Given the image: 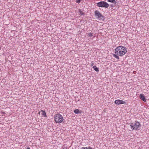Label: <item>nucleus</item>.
Here are the masks:
<instances>
[{
    "label": "nucleus",
    "instance_id": "10",
    "mask_svg": "<svg viewBox=\"0 0 149 149\" xmlns=\"http://www.w3.org/2000/svg\"><path fill=\"white\" fill-rule=\"evenodd\" d=\"M74 112L76 114H78L80 113L79 110L77 109H75V110H74Z\"/></svg>",
    "mask_w": 149,
    "mask_h": 149
},
{
    "label": "nucleus",
    "instance_id": "15",
    "mask_svg": "<svg viewBox=\"0 0 149 149\" xmlns=\"http://www.w3.org/2000/svg\"><path fill=\"white\" fill-rule=\"evenodd\" d=\"M80 149H88V148L87 147H83L81 148Z\"/></svg>",
    "mask_w": 149,
    "mask_h": 149
},
{
    "label": "nucleus",
    "instance_id": "17",
    "mask_svg": "<svg viewBox=\"0 0 149 149\" xmlns=\"http://www.w3.org/2000/svg\"><path fill=\"white\" fill-rule=\"evenodd\" d=\"M62 149H67V148L66 147H64Z\"/></svg>",
    "mask_w": 149,
    "mask_h": 149
},
{
    "label": "nucleus",
    "instance_id": "21",
    "mask_svg": "<svg viewBox=\"0 0 149 149\" xmlns=\"http://www.w3.org/2000/svg\"><path fill=\"white\" fill-rule=\"evenodd\" d=\"M93 64H94L93 63H92V64H91V66L93 65Z\"/></svg>",
    "mask_w": 149,
    "mask_h": 149
},
{
    "label": "nucleus",
    "instance_id": "8",
    "mask_svg": "<svg viewBox=\"0 0 149 149\" xmlns=\"http://www.w3.org/2000/svg\"><path fill=\"white\" fill-rule=\"evenodd\" d=\"M41 111L42 112V115L44 117H47V115L45 111L42 110H41Z\"/></svg>",
    "mask_w": 149,
    "mask_h": 149
},
{
    "label": "nucleus",
    "instance_id": "12",
    "mask_svg": "<svg viewBox=\"0 0 149 149\" xmlns=\"http://www.w3.org/2000/svg\"><path fill=\"white\" fill-rule=\"evenodd\" d=\"M113 56L114 57H115L116 58H117L118 59H119V57L118 56V55H117V54H113Z\"/></svg>",
    "mask_w": 149,
    "mask_h": 149
},
{
    "label": "nucleus",
    "instance_id": "5",
    "mask_svg": "<svg viewBox=\"0 0 149 149\" xmlns=\"http://www.w3.org/2000/svg\"><path fill=\"white\" fill-rule=\"evenodd\" d=\"M140 125V123L139 122L136 121L134 123H131L130 125L131 127V128L132 130H136L139 127Z\"/></svg>",
    "mask_w": 149,
    "mask_h": 149
},
{
    "label": "nucleus",
    "instance_id": "6",
    "mask_svg": "<svg viewBox=\"0 0 149 149\" xmlns=\"http://www.w3.org/2000/svg\"><path fill=\"white\" fill-rule=\"evenodd\" d=\"M114 103L117 104H125L126 102L120 100H115Z\"/></svg>",
    "mask_w": 149,
    "mask_h": 149
},
{
    "label": "nucleus",
    "instance_id": "2",
    "mask_svg": "<svg viewBox=\"0 0 149 149\" xmlns=\"http://www.w3.org/2000/svg\"><path fill=\"white\" fill-rule=\"evenodd\" d=\"M54 118V121L56 123H60L62 122L63 120L62 116L59 113L55 114Z\"/></svg>",
    "mask_w": 149,
    "mask_h": 149
},
{
    "label": "nucleus",
    "instance_id": "11",
    "mask_svg": "<svg viewBox=\"0 0 149 149\" xmlns=\"http://www.w3.org/2000/svg\"><path fill=\"white\" fill-rule=\"evenodd\" d=\"M93 68L94 69V70H95L96 72L99 71L98 68H97L96 66L95 65L94 66Z\"/></svg>",
    "mask_w": 149,
    "mask_h": 149
},
{
    "label": "nucleus",
    "instance_id": "1",
    "mask_svg": "<svg viewBox=\"0 0 149 149\" xmlns=\"http://www.w3.org/2000/svg\"><path fill=\"white\" fill-rule=\"evenodd\" d=\"M127 52L126 47L121 46H118L116 47L115 51V54L120 56H122L124 55Z\"/></svg>",
    "mask_w": 149,
    "mask_h": 149
},
{
    "label": "nucleus",
    "instance_id": "20",
    "mask_svg": "<svg viewBox=\"0 0 149 149\" xmlns=\"http://www.w3.org/2000/svg\"><path fill=\"white\" fill-rule=\"evenodd\" d=\"M26 149H30L29 148H26Z\"/></svg>",
    "mask_w": 149,
    "mask_h": 149
},
{
    "label": "nucleus",
    "instance_id": "9",
    "mask_svg": "<svg viewBox=\"0 0 149 149\" xmlns=\"http://www.w3.org/2000/svg\"><path fill=\"white\" fill-rule=\"evenodd\" d=\"M107 1L114 4H116L117 3L115 0H107Z\"/></svg>",
    "mask_w": 149,
    "mask_h": 149
},
{
    "label": "nucleus",
    "instance_id": "4",
    "mask_svg": "<svg viewBox=\"0 0 149 149\" xmlns=\"http://www.w3.org/2000/svg\"><path fill=\"white\" fill-rule=\"evenodd\" d=\"M97 6L99 7L107 8L109 6V4L104 1H101L97 3Z\"/></svg>",
    "mask_w": 149,
    "mask_h": 149
},
{
    "label": "nucleus",
    "instance_id": "14",
    "mask_svg": "<svg viewBox=\"0 0 149 149\" xmlns=\"http://www.w3.org/2000/svg\"><path fill=\"white\" fill-rule=\"evenodd\" d=\"M93 33H90L88 34V36L89 37H92L93 36Z\"/></svg>",
    "mask_w": 149,
    "mask_h": 149
},
{
    "label": "nucleus",
    "instance_id": "19",
    "mask_svg": "<svg viewBox=\"0 0 149 149\" xmlns=\"http://www.w3.org/2000/svg\"><path fill=\"white\" fill-rule=\"evenodd\" d=\"M105 110H106V109H104V112H105Z\"/></svg>",
    "mask_w": 149,
    "mask_h": 149
},
{
    "label": "nucleus",
    "instance_id": "7",
    "mask_svg": "<svg viewBox=\"0 0 149 149\" xmlns=\"http://www.w3.org/2000/svg\"><path fill=\"white\" fill-rule=\"evenodd\" d=\"M140 98L144 101V102L146 101V98L144 95L142 94H141L140 95Z\"/></svg>",
    "mask_w": 149,
    "mask_h": 149
},
{
    "label": "nucleus",
    "instance_id": "13",
    "mask_svg": "<svg viewBox=\"0 0 149 149\" xmlns=\"http://www.w3.org/2000/svg\"><path fill=\"white\" fill-rule=\"evenodd\" d=\"M79 12L80 13V15H81L84 14V13L80 9L79 10Z\"/></svg>",
    "mask_w": 149,
    "mask_h": 149
},
{
    "label": "nucleus",
    "instance_id": "18",
    "mask_svg": "<svg viewBox=\"0 0 149 149\" xmlns=\"http://www.w3.org/2000/svg\"><path fill=\"white\" fill-rule=\"evenodd\" d=\"M111 7H113V4L111 5Z\"/></svg>",
    "mask_w": 149,
    "mask_h": 149
},
{
    "label": "nucleus",
    "instance_id": "3",
    "mask_svg": "<svg viewBox=\"0 0 149 149\" xmlns=\"http://www.w3.org/2000/svg\"><path fill=\"white\" fill-rule=\"evenodd\" d=\"M94 15L96 18L99 20H104L105 19L104 16L98 10H96L95 11Z\"/></svg>",
    "mask_w": 149,
    "mask_h": 149
},
{
    "label": "nucleus",
    "instance_id": "16",
    "mask_svg": "<svg viewBox=\"0 0 149 149\" xmlns=\"http://www.w3.org/2000/svg\"><path fill=\"white\" fill-rule=\"evenodd\" d=\"M80 0H76V2L78 3H80Z\"/></svg>",
    "mask_w": 149,
    "mask_h": 149
}]
</instances>
